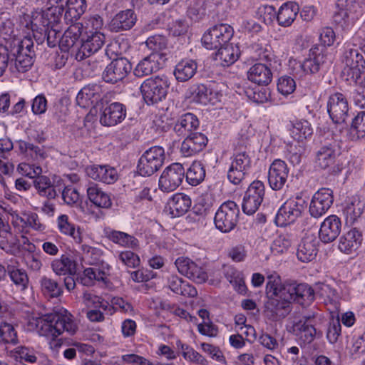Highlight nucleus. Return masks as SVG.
Segmentation results:
<instances>
[{
  "instance_id": "nucleus-1",
  "label": "nucleus",
  "mask_w": 365,
  "mask_h": 365,
  "mask_svg": "<svg viewBox=\"0 0 365 365\" xmlns=\"http://www.w3.org/2000/svg\"><path fill=\"white\" fill-rule=\"evenodd\" d=\"M269 277L266 291V307L280 317H285L291 311V304L296 301L302 305H308L314 299L313 289L307 284H282L279 277L272 280Z\"/></svg>"
},
{
  "instance_id": "nucleus-2",
  "label": "nucleus",
  "mask_w": 365,
  "mask_h": 365,
  "mask_svg": "<svg viewBox=\"0 0 365 365\" xmlns=\"http://www.w3.org/2000/svg\"><path fill=\"white\" fill-rule=\"evenodd\" d=\"M36 327L40 336L49 340L51 349L59 348L62 342L58 336L63 332L73 335L78 330V325L73 317L66 309L47 314L37 320Z\"/></svg>"
},
{
  "instance_id": "nucleus-3",
  "label": "nucleus",
  "mask_w": 365,
  "mask_h": 365,
  "mask_svg": "<svg viewBox=\"0 0 365 365\" xmlns=\"http://www.w3.org/2000/svg\"><path fill=\"white\" fill-rule=\"evenodd\" d=\"M15 56L14 63H11L9 69L11 72L24 73L31 68L36 56L34 41L31 37L25 36L18 43L14 51Z\"/></svg>"
},
{
  "instance_id": "nucleus-4",
  "label": "nucleus",
  "mask_w": 365,
  "mask_h": 365,
  "mask_svg": "<svg viewBox=\"0 0 365 365\" xmlns=\"http://www.w3.org/2000/svg\"><path fill=\"white\" fill-rule=\"evenodd\" d=\"M170 86L168 78L165 75L151 77L141 84L140 91L147 104L162 101L168 94Z\"/></svg>"
},
{
  "instance_id": "nucleus-5",
  "label": "nucleus",
  "mask_w": 365,
  "mask_h": 365,
  "mask_svg": "<svg viewBox=\"0 0 365 365\" xmlns=\"http://www.w3.org/2000/svg\"><path fill=\"white\" fill-rule=\"evenodd\" d=\"M165 159V154L163 147H151L144 152L138 160V173L142 176H151L163 166Z\"/></svg>"
},
{
  "instance_id": "nucleus-6",
  "label": "nucleus",
  "mask_w": 365,
  "mask_h": 365,
  "mask_svg": "<svg viewBox=\"0 0 365 365\" xmlns=\"http://www.w3.org/2000/svg\"><path fill=\"white\" fill-rule=\"evenodd\" d=\"M341 76L345 81L356 82L365 70V61L357 49L348 48L343 55Z\"/></svg>"
},
{
  "instance_id": "nucleus-7",
  "label": "nucleus",
  "mask_w": 365,
  "mask_h": 365,
  "mask_svg": "<svg viewBox=\"0 0 365 365\" xmlns=\"http://www.w3.org/2000/svg\"><path fill=\"white\" fill-rule=\"evenodd\" d=\"M340 155L338 144L336 141L322 145L316 153L315 163L323 170H327L331 173H337L341 168L337 163Z\"/></svg>"
},
{
  "instance_id": "nucleus-8",
  "label": "nucleus",
  "mask_w": 365,
  "mask_h": 365,
  "mask_svg": "<svg viewBox=\"0 0 365 365\" xmlns=\"http://www.w3.org/2000/svg\"><path fill=\"white\" fill-rule=\"evenodd\" d=\"M240 210L233 201H227L221 205L216 212L214 222L217 229L222 232H228L236 226Z\"/></svg>"
},
{
  "instance_id": "nucleus-9",
  "label": "nucleus",
  "mask_w": 365,
  "mask_h": 365,
  "mask_svg": "<svg viewBox=\"0 0 365 365\" xmlns=\"http://www.w3.org/2000/svg\"><path fill=\"white\" fill-rule=\"evenodd\" d=\"M238 48L232 44L227 43L216 50L207 52L210 61V66L213 68H225L234 63L239 58Z\"/></svg>"
},
{
  "instance_id": "nucleus-10",
  "label": "nucleus",
  "mask_w": 365,
  "mask_h": 365,
  "mask_svg": "<svg viewBox=\"0 0 365 365\" xmlns=\"http://www.w3.org/2000/svg\"><path fill=\"white\" fill-rule=\"evenodd\" d=\"M185 169L180 163H173L167 167L159 178V188L165 192L175 190L182 183Z\"/></svg>"
},
{
  "instance_id": "nucleus-11",
  "label": "nucleus",
  "mask_w": 365,
  "mask_h": 365,
  "mask_svg": "<svg viewBox=\"0 0 365 365\" xmlns=\"http://www.w3.org/2000/svg\"><path fill=\"white\" fill-rule=\"evenodd\" d=\"M264 194L265 188L263 182L259 180L252 182L243 198V212L247 215L254 214L262 204Z\"/></svg>"
},
{
  "instance_id": "nucleus-12",
  "label": "nucleus",
  "mask_w": 365,
  "mask_h": 365,
  "mask_svg": "<svg viewBox=\"0 0 365 365\" xmlns=\"http://www.w3.org/2000/svg\"><path fill=\"white\" fill-rule=\"evenodd\" d=\"M252 160L247 151H239L234 157L228 170L227 178L235 185L240 184L250 170Z\"/></svg>"
},
{
  "instance_id": "nucleus-13",
  "label": "nucleus",
  "mask_w": 365,
  "mask_h": 365,
  "mask_svg": "<svg viewBox=\"0 0 365 365\" xmlns=\"http://www.w3.org/2000/svg\"><path fill=\"white\" fill-rule=\"evenodd\" d=\"M131 69V63L127 58H118L106 66L102 77L106 83H115L124 79Z\"/></svg>"
},
{
  "instance_id": "nucleus-14",
  "label": "nucleus",
  "mask_w": 365,
  "mask_h": 365,
  "mask_svg": "<svg viewBox=\"0 0 365 365\" xmlns=\"http://www.w3.org/2000/svg\"><path fill=\"white\" fill-rule=\"evenodd\" d=\"M232 34V29L227 24H220L210 29L207 33V52L227 44Z\"/></svg>"
},
{
  "instance_id": "nucleus-15",
  "label": "nucleus",
  "mask_w": 365,
  "mask_h": 365,
  "mask_svg": "<svg viewBox=\"0 0 365 365\" xmlns=\"http://www.w3.org/2000/svg\"><path fill=\"white\" fill-rule=\"evenodd\" d=\"M83 31L82 23L71 24L63 33L60 39V48L63 51H71L76 58V52L81 43L80 37Z\"/></svg>"
},
{
  "instance_id": "nucleus-16",
  "label": "nucleus",
  "mask_w": 365,
  "mask_h": 365,
  "mask_svg": "<svg viewBox=\"0 0 365 365\" xmlns=\"http://www.w3.org/2000/svg\"><path fill=\"white\" fill-rule=\"evenodd\" d=\"M304 206L297 198L287 200L279 209L275 221L283 227L294 222L302 215Z\"/></svg>"
},
{
  "instance_id": "nucleus-17",
  "label": "nucleus",
  "mask_w": 365,
  "mask_h": 365,
  "mask_svg": "<svg viewBox=\"0 0 365 365\" xmlns=\"http://www.w3.org/2000/svg\"><path fill=\"white\" fill-rule=\"evenodd\" d=\"M105 43V36L98 31H90L86 38H81V43L76 52V59L82 61L97 52Z\"/></svg>"
},
{
  "instance_id": "nucleus-18",
  "label": "nucleus",
  "mask_w": 365,
  "mask_h": 365,
  "mask_svg": "<svg viewBox=\"0 0 365 365\" xmlns=\"http://www.w3.org/2000/svg\"><path fill=\"white\" fill-rule=\"evenodd\" d=\"M328 113L334 123L343 124L348 115V102L343 94L336 93L329 97Z\"/></svg>"
},
{
  "instance_id": "nucleus-19",
  "label": "nucleus",
  "mask_w": 365,
  "mask_h": 365,
  "mask_svg": "<svg viewBox=\"0 0 365 365\" xmlns=\"http://www.w3.org/2000/svg\"><path fill=\"white\" fill-rule=\"evenodd\" d=\"M334 202L333 192L328 188L319 190L313 196L309 205L310 215L316 218L323 215Z\"/></svg>"
},
{
  "instance_id": "nucleus-20",
  "label": "nucleus",
  "mask_w": 365,
  "mask_h": 365,
  "mask_svg": "<svg viewBox=\"0 0 365 365\" xmlns=\"http://www.w3.org/2000/svg\"><path fill=\"white\" fill-rule=\"evenodd\" d=\"M314 317V315L304 316L292 326L293 333L304 344L311 343L316 336L317 329L312 323Z\"/></svg>"
},
{
  "instance_id": "nucleus-21",
  "label": "nucleus",
  "mask_w": 365,
  "mask_h": 365,
  "mask_svg": "<svg viewBox=\"0 0 365 365\" xmlns=\"http://www.w3.org/2000/svg\"><path fill=\"white\" fill-rule=\"evenodd\" d=\"M288 173L287 164L281 160H275L272 163L268 173V180L272 189H282L287 182Z\"/></svg>"
},
{
  "instance_id": "nucleus-22",
  "label": "nucleus",
  "mask_w": 365,
  "mask_h": 365,
  "mask_svg": "<svg viewBox=\"0 0 365 365\" xmlns=\"http://www.w3.org/2000/svg\"><path fill=\"white\" fill-rule=\"evenodd\" d=\"M175 264L180 273L192 279L197 284L205 282V273L194 262L187 257H179Z\"/></svg>"
},
{
  "instance_id": "nucleus-23",
  "label": "nucleus",
  "mask_w": 365,
  "mask_h": 365,
  "mask_svg": "<svg viewBox=\"0 0 365 365\" xmlns=\"http://www.w3.org/2000/svg\"><path fill=\"white\" fill-rule=\"evenodd\" d=\"M125 116V106L120 103L115 102L103 109L100 121L105 126H113L121 123Z\"/></svg>"
},
{
  "instance_id": "nucleus-24",
  "label": "nucleus",
  "mask_w": 365,
  "mask_h": 365,
  "mask_svg": "<svg viewBox=\"0 0 365 365\" xmlns=\"http://www.w3.org/2000/svg\"><path fill=\"white\" fill-rule=\"evenodd\" d=\"M103 92L101 86L88 85L83 87L76 96V103L81 108L94 106L102 98Z\"/></svg>"
},
{
  "instance_id": "nucleus-25",
  "label": "nucleus",
  "mask_w": 365,
  "mask_h": 365,
  "mask_svg": "<svg viewBox=\"0 0 365 365\" xmlns=\"http://www.w3.org/2000/svg\"><path fill=\"white\" fill-rule=\"evenodd\" d=\"M341 227L339 217L335 215H329L321 225L319 232L320 240L324 243L333 242L340 234Z\"/></svg>"
},
{
  "instance_id": "nucleus-26",
  "label": "nucleus",
  "mask_w": 365,
  "mask_h": 365,
  "mask_svg": "<svg viewBox=\"0 0 365 365\" xmlns=\"http://www.w3.org/2000/svg\"><path fill=\"white\" fill-rule=\"evenodd\" d=\"M86 173L91 178L106 184H113L118 178L115 168L109 165L89 166L86 168Z\"/></svg>"
},
{
  "instance_id": "nucleus-27",
  "label": "nucleus",
  "mask_w": 365,
  "mask_h": 365,
  "mask_svg": "<svg viewBox=\"0 0 365 365\" xmlns=\"http://www.w3.org/2000/svg\"><path fill=\"white\" fill-rule=\"evenodd\" d=\"M137 20L132 9H126L118 13L110 21L109 27L113 32H120L130 29Z\"/></svg>"
},
{
  "instance_id": "nucleus-28",
  "label": "nucleus",
  "mask_w": 365,
  "mask_h": 365,
  "mask_svg": "<svg viewBox=\"0 0 365 365\" xmlns=\"http://www.w3.org/2000/svg\"><path fill=\"white\" fill-rule=\"evenodd\" d=\"M162 58V54L158 53H152L143 58L134 68V75L137 77H143L156 72L161 67L159 61Z\"/></svg>"
},
{
  "instance_id": "nucleus-29",
  "label": "nucleus",
  "mask_w": 365,
  "mask_h": 365,
  "mask_svg": "<svg viewBox=\"0 0 365 365\" xmlns=\"http://www.w3.org/2000/svg\"><path fill=\"white\" fill-rule=\"evenodd\" d=\"M325 56L323 48L315 45L309 50V58L305 59L300 67L305 74H314L319 71L321 65L324 62Z\"/></svg>"
},
{
  "instance_id": "nucleus-30",
  "label": "nucleus",
  "mask_w": 365,
  "mask_h": 365,
  "mask_svg": "<svg viewBox=\"0 0 365 365\" xmlns=\"http://www.w3.org/2000/svg\"><path fill=\"white\" fill-rule=\"evenodd\" d=\"M205 148V135L202 133H192L182 143L180 150L183 155L190 156L198 153Z\"/></svg>"
},
{
  "instance_id": "nucleus-31",
  "label": "nucleus",
  "mask_w": 365,
  "mask_h": 365,
  "mask_svg": "<svg viewBox=\"0 0 365 365\" xmlns=\"http://www.w3.org/2000/svg\"><path fill=\"white\" fill-rule=\"evenodd\" d=\"M192 204L191 198L184 193H175L168 200V206L173 217L185 214Z\"/></svg>"
},
{
  "instance_id": "nucleus-32",
  "label": "nucleus",
  "mask_w": 365,
  "mask_h": 365,
  "mask_svg": "<svg viewBox=\"0 0 365 365\" xmlns=\"http://www.w3.org/2000/svg\"><path fill=\"white\" fill-rule=\"evenodd\" d=\"M248 79L258 85L267 86L272 78L270 68L263 63H255L247 72Z\"/></svg>"
},
{
  "instance_id": "nucleus-33",
  "label": "nucleus",
  "mask_w": 365,
  "mask_h": 365,
  "mask_svg": "<svg viewBox=\"0 0 365 365\" xmlns=\"http://www.w3.org/2000/svg\"><path fill=\"white\" fill-rule=\"evenodd\" d=\"M87 195L89 200L96 206L101 208H110L112 201L110 195L103 192L98 185L91 182L87 188Z\"/></svg>"
},
{
  "instance_id": "nucleus-34",
  "label": "nucleus",
  "mask_w": 365,
  "mask_h": 365,
  "mask_svg": "<svg viewBox=\"0 0 365 365\" xmlns=\"http://www.w3.org/2000/svg\"><path fill=\"white\" fill-rule=\"evenodd\" d=\"M34 187L37 193L46 199L53 200L58 196L56 186L51 181L50 178L45 175L36 176L34 180Z\"/></svg>"
},
{
  "instance_id": "nucleus-35",
  "label": "nucleus",
  "mask_w": 365,
  "mask_h": 365,
  "mask_svg": "<svg viewBox=\"0 0 365 365\" xmlns=\"http://www.w3.org/2000/svg\"><path fill=\"white\" fill-rule=\"evenodd\" d=\"M362 13L338 9L333 15L334 23L343 30L351 29L359 20Z\"/></svg>"
},
{
  "instance_id": "nucleus-36",
  "label": "nucleus",
  "mask_w": 365,
  "mask_h": 365,
  "mask_svg": "<svg viewBox=\"0 0 365 365\" xmlns=\"http://www.w3.org/2000/svg\"><path fill=\"white\" fill-rule=\"evenodd\" d=\"M362 240L361 233L356 228H353L340 237L338 248L339 251H356L361 245Z\"/></svg>"
},
{
  "instance_id": "nucleus-37",
  "label": "nucleus",
  "mask_w": 365,
  "mask_h": 365,
  "mask_svg": "<svg viewBox=\"0 0 365 365\" xmlns=\"http://www.w3.org/2000/svg\"><path fill=\"white\" fill-rule=\"evenodd\" d=\"M299 10L298 5L293 2L284 4L277 12L278 24L282 26H289L296 19Z\"/></svg>"
},
{
  "instance_id": "nucleus-38",
  "label": "nucleus",
  "mask_w": 365,
  "mask_h": 365,
  "mask_svg": "<svg viewBox=\"0 0 365 365\" xmlns=\"http://www.w3.org/2000/svg\"><path fill=\"white\" fill-rule=\"evenodd\" d=\"M106 233L110 241L121 247L133 250L140 248L138 240L133 235L117 230L108 231Z\"/></svg>"
},
{
  "instance_id": "nucleus-39",
  "label": "nucleus",
  "mask_w": 365,
  "mask_h": 365,
  "mask_svg": "<svg viewBox=\"0 0 365 365\" xmlns=\"http://www.w3.org/2000/svg\"><path fill=\"white\" fill-rule=\"evenodd\" d=\"M198 126L199 120L197 117L192 113H186L179 118L174 126V130L178 135H185Z\"/></svg>"
},
{
  "instance_id": "nucleus-40",
  "label": "nucleus",
  "mask_w": 365,
  "mask_h": 365,
  "mask_svg": "<svg viewBox=\"0 0 365 365\" xmlns=\"http://www.w3.org/2000/svg\"><path fill=\"white\" fill-rule=\"evenodd\" d=\"M197 70V63L192 60H182L179 62L174 71L176 79L185 82L191 78Z\"/></svg>"
},
{
  "instance_id": "nucleus-41",
  "label": "nucleus",
  "mask_w": 365,
  "mask_h": 365,
  "mask_svg": "<svg viewBox=\"0 0 365 365\" xmlns=\"http://www.w3.org/2000/svg\"><path fill=\"white\" fill-rule=\"evenodd\" d=\"M53 272L58 275L76 273V262L71 258L62 255L59 259L54 260L51 264Z\"/></svg>"
},
{
  "instance_id": "nucleus-42",
  "label": "nucleus",
  "mask_w": 365,
  "mask_h": 365,
  "mask_svg": "<svg viewBox=\"0 0 365 365\" xmlns=\"http://www.w3.org/2000/svg\"><path fill=\"white\" fill-rule=\"evenodd\" d=\"M63 11L59 8L49 6L42 11L41 22L43 27L50 28L51 26H60Z\"/></svg>"
},
{
  "instance_id": "nucleus-43",
  "label": "nucleus",
  "mask_w": 365,
  "mask_h": 365,
  "mask_svg": "<svg viewBox=\"0 0 365 365\" xmlns=\"http://www.w3.org/2000/svg\"><path fill=\"white\" fill-rule=\"evenodd\" d=\"M205 177V170L202 161H195L186 173V179L189 184L196 186L202 182Z\"/></svg>"
},
{
  "instance_id": "nucleus-44",
  "label": "nucleus",
  "mask_w": 365,
  "mask_h": 365,
  "mask_svg": "<svg viewBox=\"0 0 365 365\" xmlns=\"http://www.w3.org/2000/svg\"><path fill=\"white\" fill-rule=\"evenodd\" d=\"M364 209V203L359 197H354L345 208L346 221L354 223L363 213Z\"/></svg>"
},
{
  "instance_id": "nucleus-45",
  "label": "nucleus",
  "mask_w": 365,
  "mask_h": 365,
  "mask_svg": "<svg viewBox=\"0 0 365 365\" xmlns=\"http://www.w3.org/2000/svg\"><path fill=\"white\" fill-rule=\"evenodd\" d=\"M18 342L17 332L14 327L7 322L0 323V344L16 345Z\"/></svg>"
},
{
  "instance_id": "nucleus-46",
  "label": "nucleus",
  "mask_w": 365,
  "mask_h": 365,
  "mask_svg": "<svg viewBox=\"0 0 365 365\" xmlns=\"http://www.w3.org/2000/svg\"><path fill=\"white\" fill-rule=\"evenodd\" d=\"M40 284L43 294L50 297H58L63 292L61 286L56 281L46 276L41 278Z\"/></svg>"
},
{
  "instance_id": "nucleus-47",
  "label": "nucleus",
  "mask_w": 365,
  "mask_h": 365,
  "mask_svg": "<svg viewBox=\"0 0 365 365\" xmlns=\"http://www.w3.org/2000/svg\"><path fill=\"white\" fill-rule=\"evenodd\" d=\"M312 134V128L308 121H298L291 129V135L298 142L303 141Z\"/></svg>"
},
{
  "instance_id": "nucleus-48",
  "label": "nucleus",
  "mask_w": 365,
  "mask_h": 365,
  "mask_svg": "<svg viewBox=\"0 0 365 365\" xmlns=\"http://www.w3.org/2000/svg\"><path fill=\"white\" fill-rule=\"evenodd\" d=\"M58 227L62 233L72 237L78 243L81 242L78 230L76 231L74 225L69 222L66 215H61L58 217Z\"/></svg>"
},
{
  "instance_id": "nucleus-49",
  "label": "nucleus",
  "mask_w": 365,
  "mask_h": 365,
  "mask_svg": "<svg viewBox=\"0 0 365 365\" xmlns=\"http://www.w3.org/2000/svg\"><path fill=\"white\" fill-rule=\"evenodd\" d=\"M11 356L15 359L28 363H35L37 360L36 351L29 347L20 346L11 351Z\"/></svg>"
},
{
  "instance_id": "nucleus-50",
  "label": "nucleus",
  "mask_w": 365,
  "mask_h": 365,
  "mask_svg": "<svg viewBox=\"0 0 365 365\" xmlns=\"http://www.w3.org/2000/svg\"><path fill=\"white\" fill-rule=\"evenodd\" d=\"M178 348L181 351L182 355L186 360L202 364L204 361V357L192 347L182 344L180 341L176 342Z\"/></svg>"
},
{
  "instance_id": "nucleus-51",
  "label": "nucleus",
  "mask_w": 365,
  "mask_h": 365,
  "mask_svg": "<svg viewBox=\"0 0 365 365\" xmlns=\"http://www.w3.org/2000/svg\"><path fill=\"white\" fill-rule=\"evenodd\" d=\"M221 85L215 81H210L207 84V100L212 106H217L221 102L222 94Z\"/></svg>"
},
{
  "instance_id": "nucleus-52",
  "label": "nucleus",
  "mask_w": 365,
  "mask_h": 365,
  "mask_svg": "<svg viewBox=\"0 0 365 365\" xmlns=\"http://www.w3.org/2000/svg\"><path fill=\"white\" fill-rule=\"evenodd\" d=\"M350 130L351 135L356 138L365 136V111L359 113L354 118Z\"/></svg>"
},
{
  "instance_id": "nucleus-53",
  "label": "nucleus",
  "mask_w": 365,
  "mask_h": 365,
  "mask_svg": "<svg viewBox=\"0 0 365 365\" xmlns=\"http://www.w3.org/2000/svg\"><path fill=\"white\" fill-rule=\"evenodd\" d=\"M147 47L152 50L153 53H158L165 49L167 46V39L161 35H154L148 38L145 41Z\"/></svg>"
},
{
  "instance_id": "nucleus-54",
  "label": "nucleus",
  "mask_w": 365,
  "mask_h": 365,
  "mask_svg": "<svg viewBox=\"0 0 365 365\" xmlns=\"http://www.w3.org/2000/svg\"><path fill=\"white\" fill-rule=\"evenodd\" d=\"M60 26L50 28L43 27L44 36L43 41L46 38L47 44L49 47H55L56 45L60 46V36L61 29Z\"/></svg>"
},
{
  "instance_id": "nucleus-55",
  "label": "nucleus",
  "mask_w": 365,
  "mask_h": 365,
  "mask_svg": "<svg viewBox=\"0 0 365 365\" xmlns=\"http://www.w3.org/2000/svg\"><path fill=\"white\" fill-rule=\"evenodd\" d=\"M295 88V81L289 76H282L278 81L277 89L283 95H288L293 93Z\"/></svg>"
},
{
  "instance_id": "nucleus-56",
  "label": "nucleus",
  "mask_w": 365,
  "mask_h": 365,
  "mask_svg": "<svg viewBox=\"0 0 365 365\" xmlns=\"http://www.w3.org/2000/svg\"><path fill=\"white\" fill-rule=\"evenodd\" d=\"M341 334V324L339 319H332L329 323L327 332V337L330 343L336 342Z\"/></svg>"
},
{
  "instance_id": "nucleus-57",
  "label": "nucleus",
  "mask_w": 365,
  "mask_h": 365,
  "mask_svg": "<svg viewBox=\"0 0 365 365\" xmlns=\"http://www.w3.org/2000/svg\"><path fill=\"white\" fill-rule=\"evenodd\" d=\"M10 277L13 282L21 289H24L27 287L29 279L26 273L20 269H14L9 273Z\"/></svg>"
},
{
  "instance_id": "nucleus-58",
  "label": "nucleus",
  "mask_w": 365,
  "mask_h": 365,
  "mask_svg": "<svg viewBox=\"0 0 365 365\" xmlns=\"http://www.w3.org/2000/svg\"><path fill=\"white\" fill-rule=\"evenodd\" d=\"M292 246V240L288 235H281L276 237L271 246L272 251H284Z\"/></svg>"
},
{
  "instance_id": "nucleus-59",
  "label": "nucleus",
  "mask_w": 365,
  "mask_h": 365,
  "mask_svg": "<svg viewBox=\"0 0 365 365\" xmlns=\"http://www.w3.org/2000/svg\"><path fill=\"white\" fill-rule=\"evenodd\" d=\"M9 215H11V222L12 225L16 228L19 232H24L25 230L27 228V222H26V217L20 216L16 211L10 210L9 211Z\"/></svg>"
},
{
  "instance_id": "nucleus-60",
  "label": "nucleus",
  "mask_w": 365,
  "mask_h": 365,
  "mask_svg": "<svg viewBox=\"0 0 365 365\" xmlns=\"http://www.w3.org/2000/svg\"><path fill=\"white\" fill-rule=\"evenodd\" d=\"M47 109V100L44 95L40 94L36 96L32 102L31 110L36 115L44 113Z\"/></svg>"
},
{
  "instance_id": "nucleus-61",
  "label": "nucleus",
  "mask_w": 365,
  "mask_h": 365,
  "mask_svg": "<svg viewBox=\"0 0 365 365\" xmlns=\"http://www.w3.org/2000/svg\"><path fill=\"white\" fill-rule=\"evenodd\" d=\"M62 198L66 204L73 205L78 202L79 194L73 187L67 186L62 191Z\"/></svg>"
},
{
  "instance_id": "nucleus-62",
  "label": "nucleus",
  "mask_w": 365,
  "mask_h": 365,
  "mask_svg": "<svg viewBox=\"0 0 365 365\" xmlns=\"http://www.w3.org/2000/svg\"><path fill=\"white\" fill-rule=\"evenodd\" d=\"M120 259L128 267H137L140 262V257L135 252H120Z\"/></svg>"
},
{
  "instance_id": "nucleus-63",
  "label": "nucleus",
  "mask_w": 365,
  "mask_h": 365,
  "mask_svg": "<svg viewBox=\"0 0 365 365\" xmlns=\"http://www.w3.org/2000/svg\"><path fill=\"white\" fill-rule=\"evenodd\" d=\"M188 24L183 20L179 19L173 21L169 26V32L174 36H179L187 33Z\"/></svg>"
},
{
  "instance_id": "nucleus-64",
  "label": "nucleus",
  "mask_w": 365,
  "mask_h": 365,
  "mask_svg": "<svg viewBox=\"0 0 365 365\" xmlns=\"http://www.w3.org/2000/svg\"><path fill=\"white\" fill-rule=\"evenodd\" d=\"M349 350L351 354L361 355L365 353V333L361 336L353 339Z\"/></svg>"
}]
</instances>
